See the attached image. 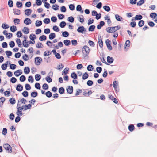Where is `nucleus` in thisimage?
<instances>
[{
	"instance_id": "obj_1",
	"label": "nucleus",
	"mask_w": 157,
	"mask_h": 157,
	"mask_svg": "<svg viewBox=\"0 0 157 157\" xmlns=\"http://www.w3.org/2000/svg\"><path fill=\"white\" fill-rule=\"evenodd\" d=\"M90 52V49L88 46L87 45H85L83 47L82 52L83 54V56L85 57L88 55Z\"/></svg>"
},
{
	"instance_id": "obj_2",
	"label": "nucleus",
	"mask_w": 157,
	"mask_h": 157,
	"mask_svg": "<svg viewBox=\"0 0 157 157\" xmlns=\"http://www.w3.org/2000/svg\"><path fill=\"white\" fill-rule=\"evenodd\" d=\"M4 148L6 150V151L9 153H11L12 151V147L8 143L4 144L3 145Z\"/></svg>"
},
{
	"instance_id": "obj_3",
	"label": "nucleus",
	"mask_w": 157,
	"mask_h": 157,
	"mask_svg": "<svg viewBox=\"0 0 157 157\" xmlns=\"http://www.w3.org/2000/svg\"><path fill=\"white\" fill-rule=\"evenodd\" d=\"M42 61V59L41 57H36L35 58V63L36 65H39Z\"/></svg>"
},
{
	"instance_id": "obj_4",
	"label": "nucleus",
	"mask_w": 157,
	"mask_h": 157,
	"mask_svg": "<svg viewBox=\"0 0 157 157\" xmlns=\"http://www.w3.org/2000/svg\"><path fill=\"white\" fill-rule=\"evenodd\" d=\"M110 41L108 39H107L105 41L106 44L108 49L110 51L112 49V47L110 44Z\"/></svg>"
},
{
	"instance_id": "obj_5",
	"label": "nucleus",
	"mask_w": 157,
	"mask_h": 157,
	"mask_svg": "<svg viewBox=\"0 0 157 157\" xmlns=\"http://www.w3.org/2000/svg\"><path fill=\"white\" fill-rule=\"evenodd\" d=\"M73 86H69L66 89L67 92L69 94H71L73 93Z\"/></svg>"
},
{
	"instance_id": "obj_6",
	"label": "nucleus",
	"mask_w": 157,
	"mask_h": 157,
	"mask_svg": "<svg viewBox=\"0 0 157 157\" xmlns=\"http://www.w3.org/2000/svg\"><path fill=\"white\" fill-rule=\"evenodd\" d=\"M109 98L111 100L113 101V102L116 103L117 104L118 103V101L117 100V99L115 98L112 95H109L108 96Z\"/></svg>"
},
{
	"instance_id": "obj_7",
	"label": "nucleus",
	"mask_w": 157,
	"mask_h": 157,
	"mask_svg": "<svg viewBox=\"0 0 157 157\" xmlns=\"http://www.w3.org/2000/svg\"><path fill=\"white\" fill-rule=\"evenodd\" d=\"M22 72L21 70H18L14 72V74L16 77H18L22 74Z\"/></svg>"
},
{
	"instance_id": "obj_8",
	"label": "nucleus",
	"mask_w": 157,
	"mask_h": 157,
	"mask_svg": "<svg viewBox=\"0 0 157 157\" xmlns=\"http://www.w3.org/2000/svg\"><path fill=\"white\" fill-rule=\"evenodd\" d=\"M105 23L103 21H101L99 24L97 26V28L98 29H100L101 28L105 25Z\"/></svg>"
},
{
	"instance_id": "obj_9",
	"label": "nucleus",
	"mask_w": 157,
	"mask_h": 157,
	"mask_svg": "<svg viewBox=\"0 0 157 157\" xmlns=\"http://www.w3.org/2000/svg\"><path fill=\"white\" fill-rule=\"evenodd\" d=\"M31 22L30 19L28 18H26L24 21V23L27 25L30 24Z\"/></svg>"
},
{
	"instance_id": "obj_10",
	"label": "nucleus",
	"mask_w": 157,
	"mask_h": 157,
	"mask_svg": "<svg viewBox=\"0 0 157 157\" xmlns=\"http://www.w3.org/2000/svg\"><path fill=\"white\" fill-rule=\"evenodd\" d=\"M107 59L108 63L110 64L113 63L114 60L113 57H110L109 56H107Z\"/></svg>"
},
{
	"instance_id": "obj_11",
	"label": "nucleus",
	"mask_w": 157,
	"mask_h": 157,
	"mask_svg": "<svg viewBox=\"0 0 157 157\" xmlns=\"http://www.w3.org/2000/svg\"><path fill=\"white\" fill-rule=\"evenodd\" d=\"M32 12V10L31 9H27L25 10L24 12L25 14L28 16L30 15Z\"/></svg>"
},
{
	"instance_id": "obj_12",
	"label": "nucleus",
	"mask_w": 157,
	"mask_h": 157,
	"mask_svg": "<svg viewBox=\"0 0 157 157\" xmlns=\"http://www.w3.org/2000/svg\"><path fill=\"white\" fill-rule=\"evenodd\" d=\"M16 90L18 91H21L23 90V86L21 84H18L16 87Z\"/></svg>"
},
{
	"instance_id": "obj_13",
	"label": "nucleus",
	"mask_w": 157,
	"mask_h": 157,
	"mask_svg": "<svg viewBox=\"0 0 157 157\" xmlns=\"http://www.w3.org/2000/svg\"><path fill=\"white\" fill-rule=\"evenodd\" d=\"M76 9L77 11L80 12L82 13H83V10H82V7L80 5H77Z\"/></svg>"
},
{
	"instance_id": "obj_14",
	"label": "nucleus",
	"mask_w": 157,
	"mask_h": 157,
	"mask_svg": "<svg viewBox=\"0 0 157 157\" xmlns=\"http://www.w3.org/2000/svg\"><path fill=\"white\" fill-rule=\"evenodd\" d=\"M21 104L19 103H18L17 106V109H21V110H24L25 108V106H24V105H23L21 107Z\"/></svg>"
},
{
	"instance_id": "obj_15",
	"label": "nucleus",
	"mask_w": 157,
	"mask_h": 157,
	"mask_svg": "<svg viewBox=\"0 0 157 157\" xmlns=\"http://www.w3.org/2000/svg\"><path fill=\"white\" fill-rule=\"evenodd\" d=\"M13 13L15 15H19L21 14L20 10L18 9H13Z\"/></svg>"
},
{
	"instance_id": "obj_16",
	"label": "nucleus",
	"mask_w": 157,
	"mask_h": 157,
	"mask_svg": "<svg viewBox=\"0 0 157 157\" xmlns=\"http://www.w3.org/2000/svg\"><path fill=\"white\" fill-rule=\"evenodd\" d=\"M112 30H114V32L119 30L121 29V26L120 25H117L114 27H112Z\"/></svg>"
},
{
	"instance_id": "obj_17",
	"label": "nucleus",
	"mask_w": 157,
	"mask_h": 157,
	"mask_svg": "<svg viewBox=\"0 0 157 157\" xmlns=\"http://www.w3.org/2000/svg\"><path fill=\"white\" fill-rule=\"evenodd\" d=\"M56 37L55 34L54 33H51L49 36V38L50 40L54 39Z\"/></svg>"
},
{
	"instance_id": "obj_18",
	"label": "nucleus",
	"mask_w": 157,
	"mask_h": 157,
	"mask_svg": "<svg viewBox=\"0 0 157 157\" xmlns=\"http://www.w3.org/2000/svg\"><path fill=\"white\" fill-rule=\"evenodd\" d=\"M24 71L25 74H28L30 72V68L29 67H25L24 68Z\"/></svg>"
},
{
	"instance_id": "obj_19",
	"label": "nucleus",
	"mask_w": 157,
	"mask_h": 157,
	"mask_svg": "<svg viewBox=\"0 0 157 157\" xmlns=\"http://www.w3.org/2000/svg\"><path fill=\"white\" fill-rule=\"evenodd\" d=\"M69 71V68H65L63 71L62 72V75H67V74Z\"/></svg>"
},
{
	"instance_id": "obj_20",
	"label": "nucleus",
	"mask_w": 157,
	"mask_h": 157,
	"mask_svg": "<svg viewBox=\"0 0 157 157\" xmlns=\"http://www.w3.org/2000/svg\"><path fill=\"white\" fill-rule=\"evenodd\" d=\"M98 40L99 46L101 48H102L103 47V42L102 40V39L101 38V36H100V38Z\"/></svg>"
},
{
	"instance_id": "obj_21",
	"label": "nucleus",
	"mask_w": 157,
	"mask_h": 157,
	"mask_svg": "<svg viewBox=\"0 0 157 157\" xmlns=\"http://www.w3.org/2000/svg\"><path fill=\"white\" fill-rule=\"evenodd\" d=\"M143 18V16L140 14L137 15L135 16V20H140Z\"/></svg>"
},
{
	"instance_id": "obj_22",
	"label": "nucleus",
	"mask_w": 157,
	"mask_h": 157,
	"mask_svg": "<svg viewBox=\"0 0 157 157\" xmlns=\"http://www.w3.org/2000/svg\"><path fill=\"white\" fill-rule=\"evenodd\" d=\"M128 129L131 132L133 131L135 129V127L134 125L131 124H130L128 127Z\"/></svg>"
},
{
	"instance_id": "obj_23",
	"label": "nucleus",
	"mask_w": 157,
	"mask_h": 157,
	"mask_svg": "<svg viewBox=\"0 0 157 157\" xmlns=\"http://www.w3.org/2000/svg\"><path fill=\"white\" fill-rule=\"evenodd\" d=\"M104 19L105 20H107V23L108 25L111 23V21L110 18L109 17L105 16L104 17Z\"/></svg>"
},
{
	"instance_id": "obj_24",
	"label": "nucleus",
	"mask_w": 157,
	"mask_h": 157,
	"mask_svg": "<svg viewBox=\"0 0 157 157\" xmlns=\"http://www.w3.org/2000/svg\"><path fill=\"white\" fill-rule=\"evenodd\" d=\"M38 95V93L36 91H33L31 93V97L35 98Z\"/></svg>"
},
{
	"instance_id": "obj_25",
	"label": "nucleus",
	"mask_w": 157,
	"mask_h": 157,
	"mask_svg": "<svg viewBox=\"0 0 157 157\" xmlns=\"http://www.w3.org/2000/svg\"><path fill=\"white\" fill-rule=\"evenodd\" d=\"M27 102V100L26 99H24V98H22L20 100H18V102L19 103L21 104L22 103H23L24 104H25V103Z\"/></svg>"
},
{
	"instance_id": "obj_26",
	"label": "nucleus",
	"mask_w": 157,
	"mask_h": 157,
	"mask_svg": "<svg viewBox=\"0 0 157 157\" xmlns=\"http://www.w3.org/2000/svg\"><path fill=\"white\" fill-rule=\"evenodd\" d=\"M5 101V98L4 97H1L0 98V107H2V105L3 103Z\"/></svg>"
},
{
	"instance_id": "obj_27",
	"label": "nucleus",
	"mask_w": 157,
	"mask_h": 157,
	"mask_svg": "<svg viewBox=\"0 0 157 157\" xmlns=\"http://www.w3.org/2000/svg\"><path fill=\"white\" fill-rule=\"evenodd\" d=\"M42 22L41 21L37 20L36 21L35 25L36 27H39L41 26L42 25Z\"/></svg>"
},
{
	"instance_id": "obj_28",
	"label": "nucleus",
	"mask_w": 157,
	"mask_h": 157,
	"mask_svg": "<svg viewBox=\"0 0 157 157\" xmlns=\"http://www.w3.org/2000/svg\"><path fill=\"white\" fill-rule=\"evenodd\" d=\"M29 29L28 27H25L24 28L23 31L25 34H27L29 33Z\"/></svg>"
},
{
	"instance_id": "obj_29",
	"label": "nucleus",
	"mask_w": 157,
	"mask_h": 157,
	"mask_svg": "<svg viewBox=\"0 0 157 157\" xmlns=\"http://www.w3.org/2000/svg\"><path fill=\"white\" fill-rule=\"evenodd\" d=\"M83 26H81L79 27L77 29V31L79 33H83Z\"/></svg>"
},
{
	"instance_id": "obj_30",
	"label": "nucleus",
	"mask_w": 157,
	"mask_h": 157,
	"mask_svg": "<svg viewBox=\"0 0 157 157\" xmlns=\"http://www.w3.org/2000/svg\"><path fill=\"white\" fill-rule=\"evenodd\" d=\"M24 106H25L24 109V111H25L27 109H30L31 108L32 105L31 104H29L27 105H25Z\"/></svg>"
},
{
	"instance_id": "obj_31",
	"label": "nucleus",
	"mask_w": 157,
	"mask_h": 157,
	"mask_svg": "<svg viewBox=\"0 0 157 157\" xmlns=\"http://www.w3.org/2000/svg\"><path fill=\"white\" fill-rule=\"evenodd\" d=\"M65 92V89L63 87H61L59 89V92L60 94H63Z\"/></svg>"
},
{
	"instance_id": "obj_32",
	"label": "nucleus",
	"mask_w": 157,
	"mask_h": 157,
	"mask_svg": "<svg viewBox=\"0 0 157 157\" xmlns=\"http://www.w3.org/2000/svg\"><path fill=\"white\" fill-rule=\"evenodd\" d=\"M62 36L65 37H67L69 35V33L68 32L66 31H65L62 32Z\"/></svg>"
},
{
	"instance_id": "obj_33",
	"label": "nucleus",
	"mask_w": 157,
	"mask_h": 157,
	"mask_svg": "<svg viewBox=\"0 0 157 157\" xmlns=\"http://www.w3.org/2000/svg\"><path fill=\"white\" fill-rule=\"evenodd\" d=\"M64 44L67 46L71 44L70 41L68 40H66L63 41Z\"/></svg>"
},
{
	"instance_id": "obj_34",
	"label": "nucleus",
	"mask_w": 157,
	"mask_h": 157,
	"mask_svg": "<svg viewBox=\"0 0 157 157\" xmlns=\"http://www.w3.org/2000/svg\"><path fill=\"white\" fill-rule=\"evenodd\" d=\"M118 83V82L116 81H114L113 82V86L114 89L116 90V91H117L116 89L117 88V86Z\"/></svg>"
},
{
	"instance_id": "obj_35",
	"label": "nucleus",
	"mask_w": 157,
	"mask_h": 157,
	"mask_svg": "<svg viewBox=\"0 0 157 157\" xmlns=\"http://www.w3.org/2000/svg\"><path fill=\"white\" fill-rule=\"evenodd\" d=\"M144 24V21L143 20H140L138 22V25L140 27H142Z\"/></svg>"
},
{
	"instance_id": "obj_36",
	"label": "nucleus",
	"mask_w": 157,
	"mask_h": 157,
	"mask_svg": "<svg viewBox=\"0 0 157 157\" xmlns=\"http://www.w3.org/2000/svg\"><path fill=\"white\" fill-rule=\"evenodd\" d=\"M17 111L16 113V114L19 116H21L23 115L22 111L21 110L19 109H17Z\"/></svg>"
},
{
	"instance_id": "obj_37",
	"label": "nucleus",
	"mask_w": 157,
	"mask_h": 157,
	"mask_svg": "<svg viewBox=\"0 0 157 157\" xmlns=\"http://www.w3.org/2000/svg\"><path fill=\"white\" fill-rule=\"evenodd\" d=\"M46 36L44 35H43L39 37V40L41 41H44L46 40Z\"/></svg>"
},
{
	"instance_id": "obj_38",
	"label": "nucleus",
	"mask_w": 157,
	"mask_h": 157,
	"mask_svg": "<svg viewBox=\"0 0 157 157\" xmlns=\"http://www.w3.org/2000/svg\"><path fill=\"white\" fill-rule=\"evenodd\" d=\"M115 17L116 19L118 21H121L122 19H123V18L120 17L119 15L118 14H116L115 15Z\"/></svg>"
},
{
	"instance_id": "obj_39",
	"label": "nucleus",
	"mask_w": 157,
	"mask_h": 157,
	"mask_svg": "<svg viewBox=\"0 0 157 157\" xmlns=\"http://www.w3.org/2000/svg\"><path fill=\"white\" fill-rule=\"evenodd\" d=\"M95 28V26L94 25H91L89 26L88 28V30L89 31H93Z\"/></svg>"
},
{
	"instance_id": "obj_40",
	"label": "nucleus",
	"mask_w": 157,
	"mask_h": 157,
	"mask_svg": "<svg viewBox=\"0 0 157 157\" xmlns=\"http://www.w3.org/2000/svg\"><path fill=\"white\" fill-rule=\"evenodd\" d=\"M10 31L12 32H14L17 30L16 27L15 26H12L10 27Z\"/></svg>"
},
{
	"instance_id": "obj_41",
	"label": "nucleus",
	"mask_w": 157,
	"mask_h": 157,
	"mask_svg": "<svg viewBox=\"0 0 157 157\" xmlns=\"http://www.w3.org/2000/svg\"><path fill=\"white\" fill-rule=\"evenodd\" d=\"M71 77L72 78H74V79H76L77 78V75L75 72H72L71 74Z\"/></svg>"
},
{
	"instance_id": "obj_42",
	"label": "nucleus",
	"mask_w": 157,
	"mask_h": 157,
	"mask_svg": "<svg viewBox=\"0 0 157 157\" xmlns=\"http://www.w3.org/2000/svg\"><path fill=\"white\" fill-rule=\"evenodd\" d=\"M22 58L24 61H27L29 60V56L27 54H25L23 56Z\"/></svg>"
},
{
	"instance_id": "obj_43",
	"label": "nucleus",
	"mask_w": 157,
	"mask_h": 157,
	"mask_svg": "<svg viewBox=\"0 0 157 157\" xmlns=\"http://www.w3.org/2000/svg\"><path fill=\"white\" fill-rule=\"evenodd\" d=\"M16 42L18 44V46L19 47H21V46L22 44L21 42L20 39L17 38L16 39Z\"/></svg>"
},
{
	"instance_id": "obj_44",
	"label": "nucleus",
	"mask_w": 157,
	"mask_h": 157,
	"mask_svg": "<svg viewBox=\"0 0 157 157\" xmlns=\"http://www.w3.org/2000/svg\"><path fill=\"white\" fill-rule=\"evenodd\" d=\"M45 94L47 97L50 98L52 96V94L50 91H48L45 93Z\"/></svg>"
},
{
	"instance_id": "obj_45",
	"label": "nucleus",
	"mask_w": 157,
	"mask_h": 157,
	"mask_svg": "<svg viewBox=\"0 0 157 157\" xmlns=\"http://www.w3.org/2000/svg\"><path fill=\"white\" fill-rule=\"evenodd\" d=\"M35 79L36 81L40 80L41 79V76L40 74H36L35 75Z\"/></svg>"
},
{
	"instance_id": "obj_46",
	"label": "nucleus",
	"mask_w": 157,
	"mask_h": 157,
	"mask_svg": "<svg viewBox=\"0 0 157 157\" xmlns=\"http://www.w3.org/2000/svg\"><path fill=\"white\" fill-rule=\"evenodd\" d=\"M157 14L156 13H151L150 14V17L151 18H155L157 17Z\"/></svg>"
},
{
	"instance_id": "obj_47",
	"label": "nucleus",
	"mask_w": 157,
	"mask_h": 157,
	"mask_svg": "<svg viewBox=\"0 0 157 157\" xmlns=\"http://www.w3.org/2000/svg\"><path fill=\"white\" fill-rule=\"evenodd\" d=\"M26 40L25 39L23 41V45L25 47H27L29 46V45L28 44V42H26Z\"/></svg>"
},
{
	"instance_id": "obj_48",
	"label": "nucleus",
	"mask_w": 157,
	"mask_h": 157,
	"mask_svg": "<svg viewBox=\"0 0 157 157\" xmlns=\"http://www.w3.org/2000/svg\"><path fill=\"white\" fill-rule=\"evenodd\" d=\"M103 8L105 11L107 12H109L111 10L110 7L109 6L107 5L104 6L103 7Z\"/></svg>"
},
{
	"instance_id": "obj_49",
	"label": "nucleus",
	"mask_w": 157,
	"mask_h": 157,
	"mask_svg": "<svg viewBox=\"0 0 157 157\" xmlns=\"http://www.w3.org/2000/svg\"><path fill=\"white\" fill-rule=\"evenodd\" d=\"M66 25V23L65 21H62L59 24V26L62 28H64Z\"/></svg>"
},
{
	"instance_id": "obj_50",
	"label": "nucleus",
	"mask_w": 157,
	"mask_h": 157,
	"mask_svg": "<svg viewBox=\"0 0 157 157\" xmlns=\"http://www.w3.org/2000/svg\"><path fill=\"white\" fill-rule=\"evenodd\" d=\"M89 76V75L87 72H85L84 73L82 76V79L85 80Z\"/></svg>"
},
{
	"instance_id": "obj_51",
	"label": "nucleus",
	"mask_w": 157,
	"mask_h": 157,
	"mask_svg": "<svg viewBox=\"0 0 157 157\" xmlns=\"http://www.w3.org/2000/svg\"><path fill=\"white\" fill-rule=\"evenodd\" d=\"M13 2L12 0H9L8 2V5L10 7H12L13 6Z\"/></svg>"
},
{
	"instance_id": "obj_52",
	"label": "nucleus",
	"mask_w": 157,
	"mask_h": 157,
	"mask_svg": "<svg viewBox=\"0 0 157 157\" xmlns=\"http://www.w3.org/2000/svg\"><path fill=\"white\" fill-rule=\"evenodd\" d=\"M45 79L46 81L48 83H50L52 81V79L49 77V76H47L45 78Z\"/></svg>"
},
{
	"instance_id": "obj_53",
	"label": "nucleus",
	"mask_w": 157,
	"mask_h": 157,
	"mask_svg": "<svg viewBox=\"0 0 157 157\" xmlns=\"http://www.w3.org/2000/svg\"><path fill=\"white\" fill-rule=\"evenodd\" d=\"M19 79L20 81L23 82L25 80L26 77L25 76L22 75L20 76Z\"/></svg>"
},
{
	"instance_id": "obj_54",
	"label": "nucleus",
	"mask_w": 157,
	"mask_h": 157,
	"mask_svg": "<svg viewBox=\"0 0 157 157\" xmlns=\"http://www.w3.org/2000/svg\"><path fill=\"white\" fill-rule=\"evenodd\" d=\"M2 27L4 29H6L9 28V26L8 24L3 23L2 25Z\"/></svg>"
},
{
	"instance_id": "obj_55",
	"label": "nucleus",
	"mask_w": 157,
	"mask_h": 157,
	"mask_svg": "<svg viewBox=\"0 0 157 157\" xmlns=\"http://www.w3.org/2000/svg\"><path fill=\"white\" fill-rule=\"evenodd\" d=\"M87 70L89 71H92L94 69V67L92 65H88L87 68Z\"/></svg>"
},
{
	"instance_id": "obj_56",
	"label": "nucleus",
	"mask_w": 157,
	"mask_h": 157,
	"mask_svg": "<svg viewBox=\"0 0 157 157\" xmlns=\"http://www.w3.org/2000/svg\"><path fill=\"white\" fill-rule=\"evenodd\" d=\"M9 101L11 104H14L16 102V100L14 98H11L9 100Z\"/></svg>"
},
{
	"instance_id": "obj_57",
	"label": "nucleus",
	"mask_w": 157,
	"mask_h": 157,
	"mask_svg": "<svg viewBox=\"0 0 157 157\" xmlns=\"http://www.w3.org/2000/svg\"><path fill=\"white\" fill-rule=\"evenodd\" d=\"M16 4L18 8L21 7L22 6V3L20 2L17 1Z\"/></svg>"
},
{
	"instance_id": "obj_58",
	"label": "nucleus",
	"mask_w": 157,
	"mask_h": 157,
	"mask_svg": "<svg viewBox=\"0 0 157 157\" xmlns=\"http://www.w3.org/2000/svg\"><path fill=\"white\" fill-rule=\"evenodd\" d=\"M29 38L31 40H34L36 39V37L35 34H32L30 35Z\"/></svg>"
},
{
	"instance_id": "obj_59",
	"label": "nucleus",
	"mask_w": 157,
	"mask_h": 157,
	"mask_svg": "<svg viewBox=\"0 0 157 157\" xmlns=\"http://www.w3.org/2000/svg\"><path fill=\"white\" fill-rule=\"evenodd\" d=\"M43 22L45 24H48L50 22V20L49 18H46L43 20Z\"/></svg>"
},
{
	"instance_id": "obj_60",
	"label": "nucleus",
	"mask_w": 157,
	"mask_h": 157,
	"mask_svg": "<svg viewBox=\"0 0 157 157\" xmlns=\"http://www.w3.org/2000/svg\"><path fill=\"white\" fill-rule=\"evenodd\" d=\"M68 21L71 23H73L74 21V17L72 16H70L68 18Z\"/></svg>"
},
{
	"instance_id": "obj_61",
	"label": "nucleus",
	"mask_w": 157,
	"mask_h": 157,
	"mask_svg": "<svg viewBox=\"0 0 157 157\" xmlns=\"http://www.w3.org/2000/svg\"><path fill=\"white\" fill-rule=\"evenodd\" d=\"M22 95L25 97H27L28 96L29 94H28V92L27 91H24L22 93Z\"/></svg>"
},
{
	"instance_id": "obj_62",
	"label": "nucleus",
	"mask_w": 157,
	"mask_h": 157,
	"mask_svg": "<svg viewBox=\"0 0 157 157\" xmlns=\"http://www.w3.org/2000/svg\"><path fill=\"white\" fill-rule=\"evenodd\" d=\"M25 87L26 90H29L31 89V87L30 85L29 84H26L25 85Z\"/></svg>"
},
{
	"instance_id": "obj_63",
	"label": "nucleus",
	"mask_w": 157,
	"mask_h": 157,
	"mask_svg": "<svg viewBox=\"0 0 157 157\" xmlns=\"http://www.w3.org/2000/svg\"><path fill=\"white\" fill-rule=\"evenodd\" d=\"M13 22L15 25L18 24L20 23V20L18 18H15Z\"/></svg>"
},
{
	"instance_id": "obj_64",
	"label": "nucleus",
	"mask_w": 157,
	"mask_h": 157,
	"mask_svg": "<svg viewBox=\"0 0 157 157\" xmlns=\"http://www.w3.org/2000/svg\"><path fill=\"white\" fill-rule=\"evenodd\" d=\"M48 87H49L48 85L45 83L43 84L42 86V88L44 90H48Z\"/></svg>"
}]
</instances>
